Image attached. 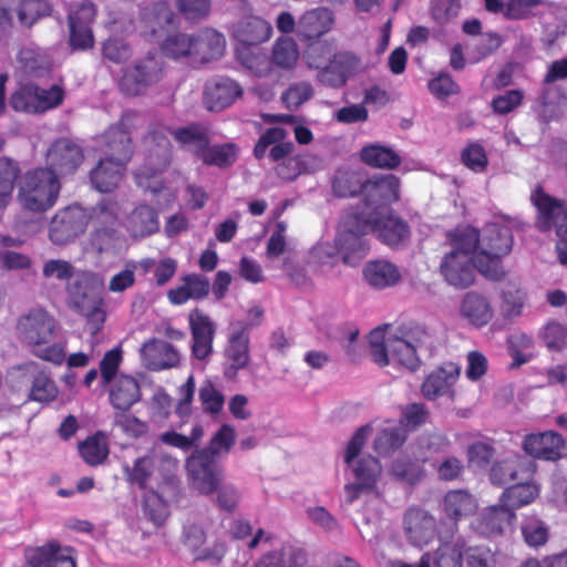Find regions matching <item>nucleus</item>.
<instances>
[{"label":"nucleus","mask_w":567,"mask_h":567,"mask_svg":"<svg viewBox=\"0 0 567 567\" xmlns=\"http://www.w3.org/2000/svg\"><path fill=\"white\" fill-rule=\"evenodd\" d=\"M167 134L174 136L183 147L194 153L207 165L226 167L237 158V150L233 144L209 147L206 131L200 126L192 125L175 131L165 128L155 131L145 136L143 141L145 163L135 174L137 185L155 194L163 188L157 174L168 165L171 158V143Z\"/></svg>","instance_id":"f257e3e1"},{"label":"nucleus","mask_w":567,"mask_h":567,"mask_svg":"<svg viewBox=\"0 0 567 567\" xmlns=\"http://www.w3.org/2000/svg\"><path fill=\"white\" fill-rule=\"evenodd\" d=\"M523 223L517 217L497 216L485 225L477 240L474 241L475 266L480 272L491 279L503 276L501 258L506 256L513 246V230L522 228Z\"/></svg>","instance_id":"f03ea898"},{"label":"nucleus","mask_w":567,"mask_h":567,"mask_svg":"<svg viewBox=\"0 0 567 567\" xmlns=\"http://www.w3.org/2000/svg\"><path fill=\"white\" fill-rule=\"evenodd\" d=\"M370 432L369 426L360 427L349 441L344 452V462L353 475V481L344 486V499L348 504H352L362 495L379 497L381 494L378 486L382 475L380 462L370 455L360 454Z\"/></svg>","instance_id":"7ed1b4c3"},{"label":"nucleus","mask_w":567,"mask_h":567,"mask_svg":"<svg viewBox=\"0 0 567 567\" xmlns=\"http://www.w3.org/2000/svg\"><path fill=\"white\" fill-rule=\"evenodd\" d=\"M59 327L55 319L43 309H32L18 318V338L32 348V353L41 360L62 365L65 360V343L52 342Z\"/></svg>","instance_id":"20e7f679"},{"label":"nucleus","mask_w":567,"mask_h":567,"mask_svg":"<svg viewBox=\"0 0 567 567\" xmlns=\"http://www.w3.org/2000/svg\"><path fill=\"white\" fill-rule=\"evenodd\" d=\"M102 141L105 157L91 171V182L99 192H111L120 184L131 157V138L122 125H115L104 133Z\"/></svg>","instance_id":"39448f33"},{"label":"nucleus","mask_w":567,"mask_h":567,"mask_svg":"<svg viewBox=\"0 0 567 567\" xmlns=\"http://www.w3.org/2000/svg\"><path fill=\"white\" fill-rule=\"evenodd\" d=\"M477 230L473 227H462L450 234V250L441 262V274L444 279L456 288H466L474 281L475 254L474 241Z\"/></svg>","instance_id":"423d86ee"},{"label":"nucleus","mask_w":567,"mask_h":567,"mask_svg":"<svg viewBox=\"0 0 567 567\" xmlns=\"http://www.w3.org/2000/svg\"><path fill=\"white\" fill-rule=\"evenodd\" d=\"M178 467V461L154 444L144 455L132 463H123L125 480L142 489L154 492L162 484L172 483Z\"/></svg>","instance_id":"0eeeda50"},{"label":"nucleus","mask_w":567,"mask_h":567,"mask_svg":"<svg viewBox=\"0 0 567 567\" xmlns=\"http://www.w3.org/2000/svg\"><path fill=\"white\" fill-rule=\"evenodd\" d=\"M60 189L59 177L52 171L29 169L18 181L17 200L24 210L44 213L55 205Z\"/></svg>","instance_id":"6e6552de"},{"label":"nucleus","mask_w":567,"mask_h":567,"mask_svg":"<svg viewBox=\"0 0 567 567\" xmlns=\"http://www.w3.org/2000/svg\"><path fill=\"white\" fill-rule=\"evenodd\" d=\"M103 279L91 271H80L68 284V293L71 305L86 318L90 332L96 334L104 321L105 311L100 291Z\"/></svg>","instance_id":"1a4fd4ad"},{"label":"nucleus","mask_w":567,"mask_h":567,"mask_svg":"<svg viewBox=\"0 0 567 567\" xmlns=\"http://www.w3.org/2000/svg\"><path fill=\"white\" fill-rule=\"evenodd\" d=\"M370 355L378 365L385 367L393 362L410 370L419 364L417 348L411 342L400 338L391 326L373 329L368 336Z\"/></svg>","instance_id":"9d476101"},{"label":"nucleus","mask_w":567,"mask_h":567,"mask_svg":"<svg viewBox=\"0 0 567 567\" xmlns=\"http://www.w3.org/2000/svg\"><path fill=\"white\" fill-rule=\"evenodd\" d=\"M372 229V223L355 213L343 217L336 239L344 264L354 266L365 256L368 244L363 236Z\"/></svg>","instance_id":"9b49d317"},{"label":"nucleus","mask_w":567,"mask_h":567,"mask_svg":"<svg viewBox=\"0 0 567 567\" xmlns=\"http://www.w3.org/2000/svg\"><path fill=\"white\" fill-rule=\"evenodd\" d=\"M121 207L114 200L102 202L95 212V219L99 224L92 239V245L100 252H116L126 248L125 236L115 228Z\"/></svg>","instance_id":"f8f14e48"},{"label":"nucleus","mask_w":567,"mask_h":567,"mask_svg":"<svg viewBox=\"0 0 567 567\" xmlns=\"http://www.w3.org/2000/svg\"><path fill=\"white\" fill-rule=\"evenodd\" d=\"M364 206L357 214L372 218L388 213L386 206L399 199L400 183L394 175H380L367 179L363 186Z\"/></svg>","instance_id":"ddd939ff"},{"label":"nucleus","mask_w":567,"mask_h":567,"mask_svg":"<svg viewBox=\"0 0 567 567\" xmlns=\"http://www.w3.org/2000/svg\"><path fill=\"white\" fill-rule=\"evenodd\" d=\"M530 202L537 210L536 227L542 231L554 229L560 238L567 235V205L536 186L530 194Z\"/></svg>","instance_id":"4468645a"},{"label":"nucleus","mask_w":567,"mask_h":567,"mask_svg":"<svg viewBox=\"0 0 567 567\" xmlns=\"http://www.w3.org/2000/svg\"><path fill=\"white\" fill-rule=\"evenodd\" d=\"M64 99V91L60 85L42 89L32 84L17 90L11 99V106L18 112L43 113L58 107Z\"/></svg>","instance_id":"2eb2a0df"},{"label":"nucleus","mask_w":567,"mask_h":567,"mask_svg":"<svg viewBox=\"0 0 567 567\" xmlns=\"http://www.w3.org/2000/svg\"><path fill=\"white\" fill-rule=\"evenodd\" d=\"M193 488L202 495H212L224 480L223 470L207 452H196L186 462Z\"/></svg>","instance_id":"dca6fc26"},{"label":"nucleus","mask_w":567,"mask_h":567,"mask_svg":"<svg viewBox=\"0 0 567 567\" xmlns=\"http://www.w3.org/2000/svg\"><path fill=\"white\" fill-rule=\"evenodd\" d=\"M224 355V374L227 379L236 378L238 371L250 362L249 332L240 321L231 323Z\"/></svg>","instance_id":"f3484780"},{"label":"nucleus","mask_w":567,"mask_h":567,"mask_svg":"<svg viewBox=\"0 0 567 567\" xmlns=\"http://www.w3.org/2000/svg\"><path fill=\"white\" fill-rule=\"evenodd\" d=\"M89 215L81 206L73 205L59 210L53 217L49 236L54 244L63 245L82 234Z\"/></svg>","instance_id":"a211bd4d"},{"label":"nucleus","mask_w":567,"mask_h":567,"mask_svg":"<svg viewBox=\"0 0 567 567\" xmlns=\"http://www.w3.org/2000/svg\"><path fill=\"white\" fill-rule=\"evenodd\" d=\"M82 148L69 138L54 141L45 153L47 169L52 171L58 177L73 174L83 163Z\"/></svg>","instance_id":"6ab92c4d"},{"label":"nucleus","mask_w":567,"mask_h":567,"mask_svg":"<svg viewBox=\"0 0 567 567\" xmlns=\"http://www.w3.org/2000/svg\"><path fill=\"white\" fill-rule=\"evenodd\" d=\"M95 18V8L89 1H82L69 11L70 42L74 49L85 50L94 43L91 23Z\"/></svg>","instance_id":"aec40b11"},{"label":"nucleus","mask_w":567,"mask_h":567,"mask_svg":"<svg viewBox=\"0 0 567 567\" xmlns=\"http://www.w3.org/2000/svg\"><path fill=\"white\" fill-rule=\"evenodd\" d=\"M24 558L27 567H76L74 550L56 542L27 549Z\"/></svg>","instance_id":"412c9836"},{"label":"nucleus","mask_w":567,"mask_h":567,"mask_svg":"<svg viewBox=\"0 0 567 567\" xmlns=\"http://www.w3.org/2000/svg\"><path fill=\"white\" fill-rule=\"evenodd\" d=\"M403 529L410 544L416 547H424L436 535V520L429 512L412 507L404 515Z\"/></svg>","instance_id":"4be33fe9"},{"label":"nucleus","mask_w":567,"mask_h":567,"mask_svg":"<svg viewBox=\"0 0 567 567\" xmlns=\"http://www.w3.org/2000/svg\"><path fill=\"white\" fill-rule=\"evenodd\" d=\"M461 374V368L453 362L431 371L421 385L422 395L427 400H436L441 396H454V385Z\"/></svg>","instance_id":"5701e85b"},{"label":"nucleus","mask_w":567,"mask_h":567,"mask_svg":"<svg viewBox=\"0 0 567 567\" xmlns=\"http://www.w3.org/2000/svg\"><path fill=\"white\" fill-rule=\"evenodd\" d=\"M19 378L30 382L29 398L38 402H50L58 395V388L50 374L37 362H27L17 369Z\"/></svg>","instance_id":"b1692460"},{"label":"nucleus","mask_w":567,"mask_h":567,"mask_svg":"<svg viewBox=\"0 0 567 567\" xmlns=\"http://www.w3.org/2000/svg\"><path fill=\"white\" fill-rule=\"evenodd\" d=\"M522 446L530 456L546 461H557L564 456L566 442L559 433L546 431L526 435Z\"/></svg>","instance_id":"393cba45"},{"label":"nucleus","mask_w":567,"mask_h":567,"mask_svg":"<svg viewBox=\"0 0 567 567\" xmlns=\"http://www.w3.org/2000/svg\"><path fill=\"white\" fill-rule=\"evenodd\" d=\"M142 364L152 371H161L179 363L177 350L166 341L152 339L143 343L141 350Z\"/></svg>","instance_id":"a878e982"},{"label":"nucleus","mask_w":567,"mask_h":567,"mask_svg":"<svg viewBox=\"0 0 567 567\" xmlns=\"http://www.w3.org/2000/svg\"><path fill=\"white\" fill-rule=\"evenodd\" d=\"M205 538V532L197 523H187L184 526L183 542L192 551L194 558L196 560L208 561L210 564H218L226 551L224 544L216 543L209 547L202 548Z\"/></svg>","instance_id":"bb28decb"},{"label":"nucleus","mask_w":567,"mask_h":567,"mask_svg":"<svg viewBox=\"0 0 567 567\" xmlns=\"http://www.w3.org/2000/svg\"><path fill=\"white\" fill-rule=\"evenodd\" d=\"M514 519L515 513L498 503L486 507L480 516L472 522V528L483 536H499Z\"/></svg>","instance_id":"cd10ccee"},{"label":"nucleus","mask_w":567,"mask_h":567,"mask_svg":"<svg viewBox=\"0 0 567 567\" xmlns=\"http://www.w3.org/2000/svg\"><path fill=\"white\" fill-rule=\"evenodd\" d=\"M189 326L193 354L196 359L204 360L213 351L215 324L208 316L196 309L189 313Z\"/></svg>","instance_id":"c85d7f7f"},{"label":"nucleus","mask_w":567,"mask_h":567,"mask_svg":"<svg viewBox=\"0 0 567 567\" xmlns=\"http://www.w3.org/2000/svg\"><path fill=\"white\" fill-rule=\"evenodd\" d=\"M161 71L159 62L150 58L123 75L121 89L131 95L140 94L146 86L159 80Z\"/></svg>","instance_id":"c756f323"},{"label":"nucleus","mask_w":567,"mask_h":567,"mask_svg":"<svg viewBox=\"0 0 567 567\" xmlns=\"http://www.w3.org/2000/svg\"><path fill=\"white\" fill-rule=\"evenodd\" d=\"M334 24L333 12L316 8L305 12L297 22V33L302 40H316L328 33Z\"/></svg>","instance_id":"7c9ffc66"},{"label":"nucleus","mask_w":567,"mask_h":567,"mask_svg":"<svg viewBox=\"0 0 567 567\" xmlns=\"http://www.w3.org/2000/svg\"><path fill=\"white\" fill-rule=\"evenodd\" d=\"M460 316L468 324L482 328L493 319L494 309L485 296L467 292L461 301Z\"/></svg>","instance_id":"2f4dec72"},{"label":"nucleus","mask_w":567,"mask_h":567,"mask_svg":"<svg viewBox=\"0 0 567 567\" xmlns=\"http://www.w3.org/2000/svg\"><path fill=\"white\" fill-rule=\"evenodd\" d=\"M124 227L133 239L148 237L159 228L157 213L147 205H138L126 216Z\"/></svg>","instance_id":"473e14b6"},{"label":"nucleus","mask_w":567,"mask_h":567,"mask_svg":"<svg viewBox=\"0 0 567 567\" xmlns=\"http://www.w3.org/2000/svg\"><path fill=\"white\" fill-rule=\"evenodd\" d=\"M367 220L372 223V231H375L379 238L389 246H399L409 238L410 231L406 224L390 213L367 218Z\"/></svg>","instance_id":"72a5a7b5"},{"label":"nucleus","mask_w":567,"mask_h":567,"mask_svg":"<svg viewBox=\"0 0 567 567\" xmlns=\"http://www.w3.org/2000/svg\"><path fill=\"white\" fill-rule=\"evenodd\" d=\"M533 462L515 457L497 462L491 470V481L496 485H504L518 480H527L534 474Z\"/></svg>","instance_id":"f704fd0d"},{"label":"nucleus","mask_w":567,"mask_h":567,"mask_svg":"<svg viewBox=\"0 0 567 567\" xmlns=\"http://www.w3.org/2000/svg\"><path fill=\"white\" fill-rule=\"evenodd\" d=\"M287 225L284 221H278L275 229L272 230L266 246V258L275 260L284 257L282 270L297 284L301 282L300 276L295 272L293 262L290 256L286 255L288 251L287 243Z\"/></svg>","instance_id":"c9c22d12"},{"label":"nucleus","mask_w":567,"mask_h":567,"mask_svg":"<svg viewBox=\"0 0 567 567\" xmlns=\"http://www.w3.org/2000/svg\"><path fill=\"white\" fill-rule=\"evenodd\" d=\"M243 94L241 86L231 79H220L206 86L205 101L209 110L218 111L233 104Z\"/></svg>","instance_id":"e433bc0d"},{"label":"nucleus","mask_w":567,"mask_h":567,"mask_svg":"<svg viewBox=\"0 0 567 567\" xmlns=\"http://www.w3.org/2000/svg\"><path fill=\"white\" fill-rule=\"evenodd\" d=\"M209 280L200 275H187L181 279V284L167 292V298L173 305H183L190 299H202L209 292Z\"/></svg>","instance_id":"4c0bfd02"},{"label":"nucleus","mask_w":567,"mask_h":567,"mask_svg":"<svg viewBox=\"0 0 567 567\" xmlns=\"http://www.w3.org/2000/svg\"><path fill=\"white\" fill-rule=\"evenodd\" d=\"M540 487L532 480V476L527 480H518V483L503 492L499 503L515 513L516 509L533 503L538 497Z\"/></svg>","instance_id":"58836bf2"},{"label":"nucleus","mask_w":567,"mask_h":567,"mask_svg":"<svg viewBox=\"0 0 567 567\" xmlns=\"http://www.w3.org/2000/svg\"><path fill=\"white\" fill-rule=\"evenodd\" d=\"M363 277L375 289H385L395 286L401 280L398 267L384 259H377L365 264Z\"/></svg>","instance_id":"ea45409f"},{"label":"nucleus","mask_w":567,"mask_h":567,"mask_svg":"<svg viewBox=\"0 0 567 567\" xmlns=\"http://www.w3.org/2000/svg\"><path fill=\"white\" fill-rule=\"evenodd\" d=\"M195 35L186 32H172L161 41L163 54L172 60L195 63Z\"/></svg>","instance_id":"a19ab883"},{"label":"nucleus","mask_w":567,"mask_h":567,"mask_svg":"<svg viewBox=\"0 0 567 567\" xmlns=\"http://www.w3.org/2000/svg\"><path fill=\"white\" fill-rule=\"evenodd\" d=\"M141 399V388L137 380L131 375L121 374L113 380L110 389V401L118 410H128Z\"/></svg>","instance_id":"79ce46f5"},{"label":"nucleus","mask_w":567,"mask_h":567,"mask_svg":"<svg viewBox=\"0 0 567 567\" xmlns=\"http://www.w3.org/2000/svg\"><path fill=\"white\" fill-rule=\"evenodd\" d=\"M195 35V63L218 59L225 50L224 37L215 30L205 29Z\"/></svg>","instance_id":"37998d69"},{"label":"nucleus","mask_w":567,"mask_h":567,"mask_svg":"<svg viewBox=\"0 0 567 567\" xmlns=\"http://www.w3.org/2000/svg\"><path fill=\"white\" fill-rule=\"evenodd\" d=\"M477 501L465 491H450L443 502V512L447 518L457 522L477 509Z\"/></svg>","instance_id":"c03bdc74"},{"label":"nucleus","mask_w":567,"mask_h":567,"mask_svg":"<svg viewBox=\"0 0 567 567\" xmlns=\"http://www.w3.org/2000/svg\"><path fill=\"white\" fill-rule=\"evenodd\" d=\"M468 547L462 538H453L442 543L431 555L434 567H464L463 557H466Z\"/></svg>","instance_id":"a18cd8bd"},{"label":"nucleus","mask_w":567,"mask_h":567,"mask_svg":"<svg viewBox=\"0 0 567 567\" xmlns=\"http://www.w3.org/2000/svg\"><path fill=\"white\" fill-rule=\"evenodd\" d=\"M361 161L375 168L392 169L401 163L400 156L390 147L381 144H369L360 152Z\"/></svg>","instance_id":"49530a36"},{"label":"nucleus","mask_w":567,"mask_h":567,"mask_svg":"<svg viewBox=\"0 0 567 567\" xmlns=\"http://www.w3.org/2000/svg\"><path fill=\"white\" fill-rule=\"evenodd\" d=\"M20 174L18 162L7 156L0 157V207H7L12 200Z\"/></svg>","instance_id":"de8ad7c7"},{"label":"nucleus","mask_w":567,"mask_h":567,"mask_svg":"<svg viewBox=\"0 0 567 567\" xmlns=\"http://www.w3.org/2000/svg\"><path fill=\"white\" fill-rule=\"evenodd\" d=\"M405 440L406 433L403 426L390 423L378 432L373 446L378 454L386 456L398 450Z\"/></svg>","instance_id":"09e8293b"},{"label":"nucleus","mask_w":567,"mask_h":567,"mask_svg":"<svg viewBox=\"0 0 567 567\" xmlns=\"http://www.w3.org/2000/svg\"><path fill=\"white\" fill-rule=\"evenodd\" d=\"M365 179L361 172L348 168H340L333 178V192L340 197H351L358 193L363 194Z\"/></svg>","instance_id":"8fccbe9b"},{"label":"nucleus","mask_w":567,"mask_h":567,"mask_svg":"<svg viewBox=\"0 0 567 567\" xmlns=\"http://www.w3.org/2000/svg\"><path fill=\"white\" fill-rule=\"evenodd\" d=\"M236 33L243 43L257 44L270 38L271 25L261 18L250 17L238 27Z\"/></svg>","instance_id":"3c124183"},{"label":"nucleus","mask_w":567,"mask_h":567,"mask_svg":"<svg viewBox=\"0 0 567 567\" xmlns=\"http://www.w3.org/2000/svg\"><path fill=\"white\" fill-rule=\"evenodd\" d=\"M299 59V50L292 38L281 37L277 39L272 49V62L286 70L292 69Z\"/></svg>","instance_id":"603ef678"},{"label":"nucleus","mask_w":567,"mask_h":567,"mask_svg":"<svg viewBox=\"0 0 567 567\" xmlns=\"http://www.w3.org/2000/svg\"><path fill=\"white\" fill-rule=\"evenodd\" d=\"M79 451L83 460L90 465L102 464L109 455V446L103 435L87 437L79 445Z\"/></svg>","instance_id":"864d4df0"},{"label":"nucleus","mask_w":567,"mask_h":567,"mask_svg":"<svg viewBox=\"0 0 567 567\" xmlns=\"http://www.w3.org/2000/svg\"><path fill=\"white\" fill-rule=\"evenodd\" d=\"M173 19L174 13L168 4L161 1L144 14L145 32H150L151 35L155 37L165 25L171 24Z\"/></svg>","instance_id":"5fc2aeb1"},{"label":"nucleus","mask_w":567,"mask_h":567,"mask_svg":"<svg viewBox=\"0 0 567 567\" xmlns=\"http://www.w3.org/2000/svg\"><path fill=\"white\" fill-rule=\"evenodd\" d=\"M522 534L528 546L538 547L548 540L549 528L538 517L527 516L522 525Z\"/></svg>","instance_id":"6e6d98bb"},{"label":"nucleus","mask_w":567,"mask_h":567,"mask_svg":"<svg viewBox=\"0 0 567 567\" xmlns=\"http://www.w3.org/2000/svg\"><path fill=\"white\" fill-rule=\"evenodd\" d=\"M50 12L51 6L45 0H23L17 8L18 19L25 27H31Z\"/></svg>","instance_id":"4d7b16f0"},{"label":"nucleus","mask_w":567,"mask_h":567,"mask_svg":"<svg viewBox=\"0 0 567 567\" xmlns=\"http://www.w3.org/2000/svg\"><path fill=\"white\" fill-rule=\"evenodd\" d=\"M236 440V432L231 425L224 424L218 432L212 437L209 445L206 450L213 458L218 455L226 454L230 451Z\"/></svg>","instance_id":"13d9d810"},{"label":"nucleus","mask_w":567,"mask_h":567,"mask_svg":"<svg viewBox=\"0 0 567 567\" xmlns=\"http://www.w3.org/2000/svg\"><path fill=\"white\" fill-rule=\"evenodd\" d=\"M340 254L337 239L333 244L328 240H320L309 251V265H334L336 256Z\"/></svg>","instance_id":"bf43d9fd"},{"label":"nucleus","mask_w":567,"mask_h":567,"mask_svg":"<svg viewBox=\"0 0 567 567\" xmlns=\"http://www.w3.org/2000/svg\"><path fill=\"white\" fill-rule=\"evenodd\" d=\"M540 337L550 351H561L567 346V328L561 323H547L542 329Z\"/></svg>","instance_id":"052dcab7"},{"label":"nucleus","mask_w":567,"mask_h":567,"mask_svg":"<svg viewBox=\"0 0 567 567\" xmlns=\"http://www.w3.org/2000/svg\"><path fill=\"white\" fill-rule=\"evenodd\" d=\"M511 355L516 365H522L532 360V353L526 351L534 347V340L530 336L524 332L514 333L509 339Z\"/></svg>","instance_id":"680f3d73"},{"label":"nucleus","mask_w":567,"mask_h":567,"mask_svg":"<svg viewBox=\"0 0 567 567\" xmlns=\"http://www.w3.org/2000/svg\"><path fill=\"white\" fill-rule=\"evenodd\" d=\"M239 59L243 65L258 76H265L271 70L268 58L259 50L246 48L239 53Z\"/></svg>","instance_id":"e2e57ef3"},{"label":"nucleus","mask_w":567,"mask_h":567,"mask_svg":"<svg viewBox=\"0 0 567 567\" xmlns=\"http://www.w3.org/2000/svg\"><path fill=\"white\" fill-rule=\"evenodd\" d=\"M123 360V351L120 347L107 351L100 362V373L104 385L111 384Z\"/></svg>","instance_id":"0e129e2a"},{"label":"nucleus","mask_w":567,"mask_h":567,"mask_svg":"<svg viewBox=\"0 0 567 567\" xmlns=\"http://www.w3.org/2000/svg\"><path fill=\"white\" fill-rule=\"evenodd\" d=\"M313 95L312 85L308 82H298L291 84L282 94V101L290 110L298 109L302 103L310 100Z\"/></svg>","instance_id":"69168bd1"},{"label":"nucleus","mask_w":567,"mask_h":567,"mask_svg":"<svg viewBox=\"0 0 567 567\" xmlns=\"http://www.w3.org/2000/svg\"><path fill=\"white\" fill-rule=\"evenodd\" d=\"M547 0H509L505 9L507 19H525L535 13V10L544 6Z\"/></svg>","instance_id":"338daca9"},{"label":"nucleus","mask_w":567,"mask_h":567,"mask_svg":"<svg viewBox=\"0 0 567 567\" xmlns=\"http://www.w3.org/2000/svg\"><path fill=\"white\" fill-rule=\"evenodd\" d=\"M0 267L8 271H28L32 267L31 258L14 250L0 251Z\"/></svg>","instance_id":"774afa93"}]
</instances>
